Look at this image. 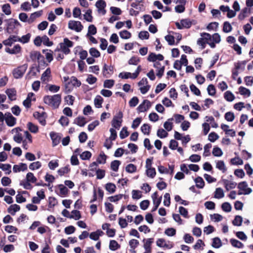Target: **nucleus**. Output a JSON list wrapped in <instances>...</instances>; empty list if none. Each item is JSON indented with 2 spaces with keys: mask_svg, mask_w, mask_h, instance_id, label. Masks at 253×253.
Segmentation results:
<instances>
[{
  "mask_svg": "<svg viewBox=\"0 0 253 253\" xmlns=\"http://www.w3.org/2000/svg\"><path fill=\"white\" fill-rule=\"evenodd\" d=\"M43 102L53 109L58 108L61 101V96L60 94L53 95H46L43 97Z\"/></svg>",
  "mask_w": 253,
  "mask_h": 253,
  "instance_id": "obj_1",
  "label": "nucleus"
},
{
  "mask_svg": "<svg viewBox=\"0 0 253 253\" xmlns=\"http://www.w3.org/2000/svg\"><path fill=\"white\" fill-rule=\"evenodd\" d=\"M20 25L19 22L14 19H10L7 21L6 31L9 34L17 33L16 29Z\"/></svg>",
  "mask_w": 253,
  "mask_h": 253,
  "instance_id": "obj_2",
  "label": "nucleus"
},
{
  "mask_svg": "<svg viewBox=\"0 0 253 253\" xmlns=\"http://www.w3.org/2000/svg\"><path fill=\"white\" fill-rule=\"evenodd\" d=\"M60 50L65 54H68L70 53V50L69 47L73 46V42L70 41L67 38H64L63 42L59 44Z\"/></svg>",
  "mask_w": 253,
  "mask_h": 253,
  "instance_id": "obj_3",
  "label": "nucleus"
},
{
  "mask_svg": "<svg viewBox=\"0 0 253 253\" xmlns=\"http://www.w3.org/2000/svg\"><path fill=\"white\" fill-rule=\"evenodd\" d=\"M248 184L246 181H243L238 184V188L239 189L238 194L248 195L252 193V189L248 187Z\"/></svg>",
  "mask_w": 253,
  "mask_h": 253,
  "instance_id": "obj_4",
  "label": "nucleus"
},
{
  "mask_svg": "<svg viewBox=\"0 0 253 253\" xmlns=\"http://www.w3.org/2000/svg\"><path fill=\"white\" fill-rule=\"evenodd\" d=\"M28 65L24 64L15 69L13 71V75L15 78L19 79L21 78L27 69Z\"/></svg>",
  "mask_w": 253,
  "mask_h": 253,
  "instance_id": "obj_5",
  "label": "nucleus"
},
{
  "mask_svg": "<svg viewBox=\"0 0 253 253\" xmlns=\"http://www.w3.org/2000/svg\"><path fill=\"white\" fill-rule=\"evenodd\" d=\"M68 28L77 32H80L83 30V26L80 21L70 20L68 23Z\"/></svg>",
  "mask_w": 253,
  "mask_h": 253,
  "instance_id": "obj_6",
  "label": "nucleus"
},
{
  "mask_svg": "<svg viewBox=\"0 0 253 253\" xmlns=\"http://www.w3.org/2000/svg\"><path fill=\"white\" fill-rule=\"evenodd\" d=\"M114 73V67L113 66H108L106 64H104L102 69V74L104 77L108 78H110Z\"/></svg>",
  "mask_w": 253,
  "mask_h": 253,
  "instance_id": "obj_7",
  "label": "nucleus"
},
{
  "mask_svg": "<svg viewBox=\"0 0 253 253\" xmlns=\"http://www.w3.org/2000/svg\"><path fill=\"white\" fill-rule=\"evenodd\" d=\"M158 193L157 192L154 193L151 196L154 204V207L152 210V212L156 211L161 203L162 197L158 198Z\"/></svg>",
  "mask_w": 253,
  "mask_h": 253,
  "instance_id": "obj_8",
  "label": "nucleus"
},
{
  "mask_svg": "<svg viewBox=\"0 0 253 253\" xmlns=\"http://www.w3.org/2000/svg\"><path fill=\"white\" fill-rule=\"evenodd\" d=\"M5 121L8 126H13L16 124V119L10 113L8 112L5 114Z\"/></svg>",
  "mask_w": 253,
  "mask_h": 253,
  "instance_id": "obj_9",
  "label": "nucleus"
},
{
  "mask_svg": "<svg viewBox=\"0 0 253 253\" xmlns=\"http://www.w3.org/2000/svg\"><path fill=\"white\" fill-rule=\"evenodd\" d=\"M151 106L150 101L144 100L137 107V110L139 112H144L148 110Z\"/></svg>",
  "mask_w": 253,
  "mask_h": 253,
  "instance_id": "obj_10",
  "label": "nucleus"
},
{
  "mask_svg": "<svg viewBox=\"0 0 253 253\" xmlns=\"http://www.w3.org/2000/svg\"><path fill=\"white\" fill-rule=\"evenodd\" d=\"M96 7L98 9V12L99 13H101L102 15H105L106 11L105 9V7L106 6L105 1L104 0H99L95 4Z\"/></svg>",
  "mask_w": 253,
  "mask_h": 253,
  "instance_id": "obj_11",
  "label": "nucleus"
},
{
  "mask_svg": "<svg viewBox=\"0 0 253 253\" xmlns=\"http://www.w3.org/2000/svg\"><path fill=\"white\" fill-rule=\"evenodd\" d=\"M45 113L42 112L40 113L39 112H36L34 114V116L35 118L37 119L39 122V123L42 126H45L46 125V121H45Z\"/></svg>",
  "mask_w": 253,
  "mask_h": 253,
  "instance_id": "obj_12",
  "label": "nucleus"
},
{
  "mask_svg": "<svg viewBox=\"0 0 253 253\" xmlns=\"http://www.w3.org/2000/svg\"><path fill=\"white\" fill-rule=\"evenodd\" d=\"M147 59L150 62H157V60H163L164 56L161 54H158L157 55L154 53H151L148 56Z\"/></svg>",
  "mask_w": 253,
  "mask_h": 253,
  "instance_id": "obj_13",
  "label": "nucleus"
},
{
  "mask_svg": "<svg viewBox=\"0 0 253 253\" xmlns=\"http://www.w3.org/2000/svg\"><path fill=\"white\" fill-rule=\"evenodd\" d=\"M27 169V166L25 163H20L19 165H15L13 167V171L14 172H19L24 171Z\"/></svg>",
  "mask_w": 253,
  "mask_h": 253,
  "instance_id": "obj_14",
  "label": "nucleus"
},
{
  "mask_svg": "<svg viewBox=\"0 0 253 253\" xmlns=\"http://www.w3.org/2000/svg\"><path fill=\"white\" fill-rule=\"evenodd\" d=\"M21 47L19 44L15 45L12 48L6 47L5 49V52L11 54H16L20 52Z\"/></svg>",
  "mask_w": 253,
  "mask_h": 253,
  "instance_id": "obj_15",
  "label": "nucleus"
},
{
  "mask_svg": "<svg viewBox=\"0 0 253 253\" xmlns=\"http://www.w3.org/2000/svg\"><path fill=\"white\" fill-rule=\"evenodd\" d=\"M51 71L49 68H47L45 71L42 73L41 77L42 81L46 84L49 81L50 77Z\"/></svg>",
  "mask_w": 253,
  "mask_h": 253,
  "instance_id": "obj_16",
  "label": "nucleus"
},
{
  "mask_svg": "<svg viewBox=\"0 0 253 253\" xmlns=\"http://www.w3.org/2000/svg\"><path fill=\"white\" fill-rule=\"evenodd\" d=\"M8 98L11 101H13L16 99V91L14 88L7 89L5 91Z\"/></svg>",
  "mask_w": 253,
  "mask_h": 253,
  "instance_id": "obj_17",
  "label": "nucleus"
},
{
  "mask_svg": "<svg viewBox=\"0 0 253 253\" xmlns=\"http://www.w3.org/2000/svg\"><path fill=\"white\" fill-rule=\"evenodd\" d=\"M222 181L227 191L235 188L237 185L236 182L227 179H223Z\"/></svg>",
  "mask_w": 253,
  "mask_h": 253,
  "instance_id": "obj_18",
  "label": "nucleus"
},
{
  "mask_svg": "<svg viewBox=\"0 0 253 253\" xmlns=\"http://www.w3.org/2000/svg\"><path fill=\"white\" fill-rule=\"evenodd\" d=\"M104 233L101 230H97L95 232H91L89 235V238L94 241H97L99 237L103 235Z\"/></svg>",
  "mask_w": 253,
  "mask_h": 253,
  "instance_id": "obj_19",
  "label": "nucleus"
},
{
  "mask_svg": "<svg viewBox=\"0 0 253 253\" xmlns=\"http://www.w3.org/2000/svg\"><path fill=\"white\" fill-rule=\"evenodd\" d=\"M50 136L52 141V144L54 146L57 145L59 143L60 137L56 133L51 132L50 133Z\"/></svg>",
  "mask_w": 253,
  "mask_h": 253,
  "instance_id": "obj_20",
  "label": "nucleus"
},
{
  "mask_svg": "<svg viewBox=\"0 0 253 253\" xmlns=\"http://www.w3.org/2000/svg\"><path fill=\"white\" fill-rule=\"evenodd\" d=\"M42 10L35 12L30 15L29 18V24L32 23L36 18L40 17L42 14Z\"/></svg>",
  "mask_w": 253,
  "mask_h": 253,
  "instance_id": "obj_21",
  "label": "nucleus"
},
{
  "mask_svg": "<svg viewBox=\"0 0 253 253\" xmlns=\"http://www.w3.org/2000/svg\"><path fill=\"white\" fill-rule=\"evenodd\" d=\"M20 209V207L19 205L16 204H14L10 206V207L8 208L7 211L12 215H14L15 213L19 211Z\"/></svg>",
  "mask_w": 253,
  "mask_h": 253,
  "instance_id": "obj_22",
  "label": "nucleus"
},
{
  "mask_svg": "<svg viewBox=\"0 0 253 253\" xmlns=\"http://www.w3.org/2000/svg\"><path fill=\"white\" fill-rule=\"evenodd\" d=\"M216 168L221 170L223 173L225 172L227 170L226 167L223 161H217L216 162Z\"/></svg>",
  "mask_w": 253,
  "mask_h": 253,
  "instance_id": "obj_23",
  "label": "nucleus"
},
{
  "mask_svg": "<svg viewBox=\"0 0 253 253\" xmlns=\"http://www.w3.org/2000/svg\"><path fill=\"white\" fill-rule=\"evenodd\" d=\"M153 242V238H149L146 240V242L144 244V248L146 251L145 252H151V245Z\"/></svg>",
  "mask_w": 253,
  "mask_h": 253,
  "instance_id": "obj_24",
  "label": "nucleus"
},
{
  "mask_svg": "<svg viewBox=\"0 0 253 253\" xmlns=\"http://www.w3.org/2000/svg\"><path fill=\"white\" fill-rule=\"evenodd\" d=\"M230 241L232 246L234 247L239 249H242L244 247L243 244L236 239H231Z\"/></svg>",
  "mask_w": 253,
  "mask_h": 253,
  "instance_id": "obj_25",
  "label": "nucleus"
},
{
  "mask_svg": "<svg viewBox=\"0 0 253 253\" xmlns=\"http://www.w3.org/2000/svg\"><path fill=\"white\" fill-rule=\"evenodd\" d=\"M74 123L80 126H84L86 124L85 119L83 117H79L75 119Z\"/></svg>",
  "mask_w": 253,
  "mask_h": 253,
  "instance_id": "obj_26",
  "label": "nucleus"
},
{
  "mask_svg": "<svg viewBox=\"0 0 253 253\" xmlns=\"http://www.w3.org/2000/svg\"><path fill=\"white\" fill-rule=\"evenodd\" d=\"M103 99L102 97L100 95H97L95 98L94 100V105L97 108H100L102 107V104L103 102Z\"/></svg>",
  "mask_w": 253,
  "mask_h": 253,
  "instance_id": "obj_27",
  "label": "nucleus"
},
{
  "mask_svg": "<svg viewBox=\"0 0 253 253\" xmlns=\"http://www.w3.org/2000/svg\"><path fill=\"white\" fill-rule=\"evenodd\" d=\"M28 129L32 133H36L38 131V127L31 122H28L27 125Z\"/></svg>",
  "mask_w": 253,
  "mask_h": 253,
  "instance_id": "obj_28",
  "label": "nucleus"
},
{
  "mask_svg": "<svg viewBox=\"0 0 253 253\" xmlns=\"http://www.w3.org/2000/svg\"><path fill=\"white\" fill-rule=\"evenodd\" d=\"M224 194L223 190L221 188H217L214 192V198L216 199H221L224 197Z\"/></svg>",
  "mask_w": 253,
  "mask_h": 253,
  "instance_id": "obj_29",
  "label": "nucleus"
},
{
  "mask_svg": "<svg viewBox=\"0 0 253 253\" xmlns=\"http://www.w3.org/2000/svg\"><path fill=\"white\" fill-rule=\"evenodd\" d=\"M195 182L196 183V187L199 188H203L205 185V182L203 179L200 176H198L195 179Z\"/></svg>",
  "mask_w": 253,
  "mask_h": 253,
  "instance_id": "obj_30",
  "label": "nucleus"
},
{
  "mask_svg": "<svg viewBox=\"0 0 253 253\" xmlns=\"http://www.w3.org/2000/svg\"><path fill=\"white\" fill-rule=\"evenodd\" d=\"M212 246L214 248H219L222 246L221 240L218 237L214 238L212 239Z\"/></svg>",
  "mask_w": 253,
  "mask_h": 253,
  "instance_id": "obj_31",
  "label": "nucleus"
},
{
  "mask_svg": "<svg viewBox=\"0 0 253 253\" xmlns=\"http://www.w3.org/2000/svg\"><path fill=\"white\" fill-rule=\"evenodd\" d=\"M151 130V126L147 124H144L141 127V130L144 134L149 135Z\"/></svg>",
  "mask_w": 253,
  "mask_h": 253,
  "instance_id": "obj_32",
  "label": "nucleus"
},
{
  "mask_svg": "<svg viewBox=\"0 0 253 253\" xmlns=\"http://www.w3.org/2000/svg\"><path fill=\"white\" fill-rule=\"evenodd\" d=\"M116 188V185L112 183H108L105 185L106 190L111 194L115 192Z\"/></svg>",
  "mask_w": 253,
  "mask_h": 253,
  "instance_id": "obj_33",
  "label": "nucleus"
},
{
  "mask_svg": "<svg viewBox=\"0 0 253 253\" xmlns=\"http://www.w3.org/2000/svg\"><path fill=\"white\" fill-rule=\"evenodd\" d=\"M243 218L240 215H236L234 220L232 221V223L235 226H240L242 225Z\"/></svg>",
  "mask_w": 253,
  "mask_h": 253,
  "instance_id": "obj_34",
  "label": "nucleus"
},
{
  "mask_svg": "<svg viewBox=\"0 0 253 253\" xmlns=\"http://www.w3.org/2000/svg\"><path fill=\"white\" fill-rule=\"evenodd\" d=\"M121 165V162L119 160H114L111 163V168L114 171H117Z\"/></svg>",
  "mask_w": 253,
  "mask_h": 253,
  "instance_id": "obj_35",
  "label": "nucleus"
},
{
  "mask_svg": "<svg viewBox=\"0 0 253 253\" xmlns=\"http://www.w3.org/2000/svg\"><path fill=\"white\" fill-rule=\"evenodd\" d=\"M173 120L172 118L169 119L164 124V128L168 131H170L172 129V123L170 121Z\"/></svg>",
  "mask_w": 253,
  "mask_h": 253,
  "instance_id": "obj_36",
  "label": "nucleus"
},
{
  "mask_svg": "<svg viewBox=\"0 0 253 253\" xmlns=\"http://www.w3.org/2000/svg\"><path fill=\"white\" fill-rule=\"evenodd\" d=\"M120 36L123 39H128L131 37V33L127 30H123L119 33Z\"/></svg>",
  "mask_w": 253,
  "mask_h": 253,
  "instance_id": "obj_37",
  "label": "nucleus"
},
{
  "mask_svg": "<svg viewBox=\"0 0 253 253\" xmlns=\"http://www.w3.org/2000/svg\"><path fill=\"white\" fill-rule=\"evenodd\" d=\"M120 246L115 240H111L109 244V249L111 251H116L120 248Z\"/></svg>",
  "mask_w": 253,
  "mask_h": 253,
  "instance_id": "obj_38",
  "label": "nucleus"
},
{
  "mask_svg": "<svg viewBox=\"0 0 253 253\" xmlns=\"http://www.w3.org/2000/svg\"><path fill=\"white\" fill-rule=\"evenodd\" d=\"M122 120L113 118L112 121V126L116 129H119L122 125Z\"/></svg>",
  "mask_w": 253,
  "mask_h": 253,
  "instance_id": "obj_39",
  "label": "nucleus"
},
{
  "mask_svg": "<svg viewBox=\"0 0 253 253\" xmlns=\"http://www.w3.org/2000/svg\"><path fill=\"white\" fill-rule=\"evenodd\" d=\"M239 92L240 93V94L242 95H247L248 96H250L251 95V91L250 90L243 86H240L239 88Z\"/></svg>",
  "mask_w": 253,
  "mask_h": 253,
  "instance_id": "obj_40",
  "label": "nucleus"
},
{
  "mask_svg": "<svg viewBox=\"0 0 253 253\" xmlns=\"http://www.w3.org/2000/svg\"><path fill=\"white\" fill-rule=\"evenodd\" d=\"M224 98L228 101L231 102L234 98V95L230 91H227L224 93Z\"/></svg>",
  "mask_w": 253,
  "mask_h": 253,
  "instance_id": "obj_41",
  "label": "nucleus"
},
{
  "mask_svg": "<svg viewBox=\"0 0 253 253\" xmlns=\"http://www.w3.org/2000/svg\"><path fill=\"white\" fill-rule=\"evenodd\" d=\"M42 57L41 53L37 51H33L30 53V58L32 60H39Z\"/></svg>",
  "mask_w": 253,
  "mask_h": 253,
  "instance_id": "obj_42",
  "label": "nucleus"
},
{
  "mask_svg": "<svg viewBox=\"0 0 253 253\" xmlns=\"http://www.w3.org/2000/svg\"><path fill=\"white\" fill-rule=\"evenodd\" d=\"M181 24L183 26V29L190 28L192 25V22L191 21L188 19H184L181 20Z\"/></svg>",
  "mask_w": 253,
  "mask_h": 253,
  "instance_id": "obj_43",
  "label": "nucleus"
},
{
  "mask_svg": "<svg viewBox=\"0 0 253 253\" xmlns=\"http://www.w3.org/2000/svg\"><path fill=\"white\" fill-rule=\"evenodd\" d=\"M97 32V30L95 26L94 25H90L88 26V32L87 36L89 37L90 35H94Z\"/></svg>",
  "mask_w": 253,
  "mask_h": 253,
  "instance_id": "obj_44",
  "label": "nucleus"
},
{
  "mask_svg": "<svg viewBox=\"0 0 253 253\" xmlns=\"http://www.w3.org/2000/svg\"><path fill=\"white\" fill-rule=\"evenodd\" d=\"M89 54L93 57L97 58L100 56V52L95 48L92 47L89 50Z\"/></svg>",
  "mask_w": 253,
  "mask_h": 253,
  "instance_id": "obj_45",
  "label": "nucleus"
},
{
  "mask_svg": "<svg viewBox=\"0 0 253 253\" xmlns=\"http://www.w3.org/2000/svg\"><path fill=\"white\" fill-rule=\"evenodd\" d=\"M2 11L7 15L11 13L10 4L8 3L4 4L2 6Z\"/></svg>",
  "mask_w": 253,
  "mask_h": 253,
  "instance_id": "obj_46",
  "label": "nucleus"
},
{
  "mask_svg": "<svg viewBox=\"0 0 253 253\" xmlns=\"http://www.w3.org/2000/svg\"><path fill=\"white\" fill-rule=\"evenodd\" d=\"M42 166L41 162L37 161L33 162L29 165V169L32 170H34L40 169Z\"/></svg>",
  "mask_w": 253,
  "mask_h": 253,
  "instance_id": "obj_47",
  "label": "nucleus"
},
{
  "mask_svg": "<svg viewBox=\"0 0 253 253\" xmlns=\"http://www.w3.org/2000/svg\"><path fill=\"white\" fill-rule=\"evenodd\" d=\"M126 170L130 173H133L136 170V167L132 164H129L126 166Z\"/></svg>",
  "mask_w": 253,
  "mask_h": 253,
  "instance_id": "obj_48",
  "label": "nucleus"
},
{
  "mask_svg": "<svg viewBox=\"0 0 253 253\" xmlns=\"http://www.w3.org/2000/svg\"><path fill=\"white\" fill-rule=\"evenodd\" d=\"M146 169H147L146 172L147 175L151 178L154 177L156 173L155 169L153 168H148Z\"/></svg>",
  "mask_w": 253,
  "mask_h": 253,
  "instance_id": "obj_49",
  "label": "nucleus"
},
{
  "mask_svg": "<svg viewBox=\"0 0 253 253\" xmlns=\"http://www.w3.org/2000/svg\"><path fill=\"white\" fill-rule=\"evenodd\" d=\"M115 81L113 80H106L104 82L103 86L105 88H111L114 85Z\"/></svg>",
  "mask_w": 253,
  "mask_h": 253,
  "instance_id": "obj_50",
  "label": "nucleus"
},
{
  "mask_svg": "<svg viewBox=\"0 0 253 253\" xmlns=\"http://www.w3.org/2000/svg\"><path fill=\"white\" fill-rule=\"evenodd\" d=\"M81 217L80 211L77 210H73L71 213V218L75 220H78Z\"/></svg>",
  "mask_w": 253,
  "mask_h": 253,
  "instance_id": "obj_51",
  "label": "nucleus"
},
{
  "mask_svg": "<svg viewBox=\"0 0 253 253\" xmlns=\"http://www.w3.org/2000/svg\"><path fill=\"white\" fill-rule=\"evenodd\" d=\"M212 153L213 156L218 157L221 156L223 154L221 149L218 147H214Z\"/></svg>",
  "mask_w": 253,
  "mask_h": 253,
  "instance_id": "obj_52",
  "label": "nucleus"
},
{
  "mask_svg": "<svg viewBox=\"0 0 253 253\" xmlns=\"http://www.w3.org/2000/svg\"><path fill=\"white\" fill-rule=\"evenodd\" d=\"M211 219L213 220L214 222H219L222 220L223 216L218 213H214L210 215Z\"/></svg>",
  "mask_w": 253,
  "mask_h": 253,
  "instance_id": "obj_53",
  "label": "nucleus"
},
{
  "mask_svg": "<svg viewBox=\"0 0 253 253\" xmlns=\"http://www.w3.org/2000/svg\"><path fill=\"white\" fill-rule=\"evenodd\" d=\"M26 180L28 182L35 183L37 181V178L33 173L28 172L26 175Z\"/></svg>",
  "mask_w": 253,
  "mask_h": 253,
  "instance_id": "obj_54",
  "label": "nucleus"
},
{
  "mask_svg": "<svg viewBox=\"0 0 253 253\" xmlns=\"http://www.w3.org/2000/svg\"><path fill=\"white\" fill-rule=\"evenodd\" d=\"M249 11L247 7L244 8L243 9L240 13L238 15V18L239 19L242 20H243L245 17L247 16V13Z\"/></svg>",
  "mask_w": 253,
  "mask_h": 253,
  "instance_id": "obj_55",
  "label": "nucleus"
},
{
  "mask_svg": "<svg viewBox=\"0 0 253 253\" xmlns=\"http://www.w3.org/2000/svg\"><path fill=\"white\" fill-rule=\"evenodd\" d=\"M60 189V195L62 197L66 195L68 191L67 188L63 185V184H60L58 185Z\"/></svg>",
  "mask_w": 253,
  "mask_h": 253,
  "instance_id": "obj_56",
  "label": "nucleus"
},
{
  "mask_svg": "<svg viewBox=\"0 0 253 253\" xmlns=\"http://www.w3.org/2000/svg\"><path fill=\"white\" fill-rule=\"evenodd\" d=\"M11 165L9 164H3L0 165V169L5 171H7L6 174H9L11 172Z\"/></svg>",
  "mask_w": 253,
  "mask_h": 253,
  "instance_id": "obj_57",
  "label": "nucleus"
},
{
  "mask_svg": "<svg viewBox=\"0 0 253 253\" xmlns=\"http://www.w3.org/2000/svg\"><path fill=\"white\" fill-rule=\"evenodd\" d=\"M157 136L161 138H164L166 137L168 133V132L163 128L159 129L157 131Z\"/></svg>",
  "mask_w": 253,
  "mask_h": 253,
  "instance_id": "obj_58",
  "label": "nucleus"
},
{
  "mask_svg": "<svg viewBox=\"0 0 253 253\" xmlns=\"http://www.w3.org/2000/svg\"><path fill=\"white\" fill-rule=\"evenodd\" d=\"M232 28L231 24L227 21L223 24V31L225 33H229L232 31Z\"/></svg>",
  "mask_w": 253,
  "mask_h": 253,
  "instance_id": "obj_59",
  "label": "nucleus"
},
{
  "mask_svg": "<svg viewBox=\"0 0 253 253\" xmlns=\"http://www.w3.org/2000/svg\"><path fill=\"white\" fill-rule=\"evenodd\" d=\"M225 119L228 122H232L235 118L234 114L233 112H228L225 114Z\"/></svg>",
  "mask_w": 253,
  "mask_h": 253,
  "instance_id": "obj_60",
  "label": "nucleus"
},
{
  "mask_svg": "<svg viewBox=\"0 0 253 253\" xmlns=\"http://www.w3.org/2000/svg\"><path fill=\"white\" fill-rule=\"evenodd\" d=\"M30 38L31 34L28 33L22 36L21 38L20 37V42L24 44L28 43L30 41Z\"/></svg>",
  "mask_w": 253,
  "mask_h": 253,
  "instance_id": "obj_61",
  "label": "nucleus"
},
{
  "mask_svg": "<svg viewBox=\"0 0 253 253\" xmlns=\"http://www.w3.org/2000/svg\"><path fill=\"white\" fill-rule=\"evenodd\" d=\"M142 197L141 192L139 190H133L132 191V198L133 199H139Z\"/></svg>",
  "mask_w": 253,
  "mask_h": 253,
  "instance_id": "obj_62",
  "label": "nucleus"
},
{
  "mask_svg": "<svg viewBox=\"0 0 253 253\" xmlns=\"http://www.w3.org/2000/svg\"><path fill=\"white\" fill-rule=\"evenodd\" d=\"M92 11L90 9L86 10V12L84 14V18L88 22H92V16L91 15Z\"/></svg>",
  "mask_w": 253,
  "mask_h": 253,
  "instance_id": "obj_63",
  "label": "nucleus"
},
{
  "mask_svg": "<svg viewBox=\"0 0 253 253\" xmlns=\"http://www.w3.org/2000/svg\"><path fill=\"white\" fill-rule=\"evenodd\" d=\"M222 210L227 212H230L231 211V206L228 202L223 203L221 205Z\"/></svg>",
  "mask_w": 253,
  "mask_h": 253,
  "instance_id": "obj_64",
  "label": "nucleus"
}]
</instances>
